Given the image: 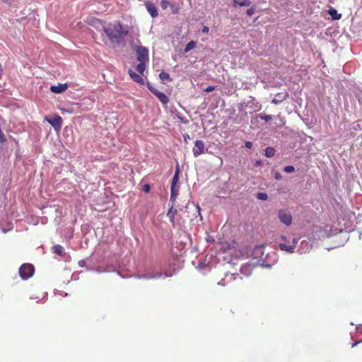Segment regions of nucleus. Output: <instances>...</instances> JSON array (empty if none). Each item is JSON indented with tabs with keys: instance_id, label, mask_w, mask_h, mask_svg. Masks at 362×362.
Instances as JSON below:
<instances>
[{
	"instance_id": "f257e3e1",
	"label": "nucleus",
	"mask_w": 362,
	"mask_h": 362,
	"mask_svg": "<svg viewBox=\"0 0 362 362\" xmlns=\"http://www.w3.org/2000/svg\"><path fill=\"white\" fill-rule=\"evenodd\" d=\"M103 31L111 42L117 43H119L122 38L129 34L128 27L123 25L120 22L104 28Z\"/></svg>"
},
{
	"instance_id": "f03ea898",
	"label": "nucleus",
	"mask_w": 362,
	"mask_h": 362,
	"mask_svg": "<svg viewBox=\"0 0 362 362\" xmlns=\"http://www.w3.org/2000/svg\"><path fill=\"white\" fill-rule=\"evenodd\" d=\"M281 239L284 243H279V248L283 251L293 252L298 243L297 240L292 238L291 242H290V240H287L284 236H281Z\"/></svg>"
},
{
	"instance_id": "7ed1b4c3",
	"label": "nucleus",
	"mask_w": 362,
	"mask_h": 362,
	"mask_svg": "<svg viewBox=\"0 0 362 362\" xmlns=\"http://www.w3.org/2000/svg\"><path fill=\"white\" fill-rule=\"evenodd\" d=\"M35 272V268L31 264H23L19 268V275L22 279L26 280L31 277Z\"/></svg>"
},
{
	"instance_id": "20e7f679",
	"label": "nucleus",
	"mask_w": 362,
	"mask_h": 362,
	"mask_svg": "<svg viewBox=\"0 0 362 362\" xmlns=\"http://www.w3.org/2000/svg\"><path fill=\"white\" fill-rule=\"evenodd\" d=\"M45 120L50 124L55 130H59L62 125V119L59 115H54L52 117H45Z\"/></svg>"
},
{
	"instance_id": "39448f33",
	"label": "nucleus",
	"mask_w": 362,
	"mask_h": 362,
	"mask_svg": "<svg viewBox=\"0 0 362 362\" xmlns=\"http://www.w3.org/2000/svg\"><path fill=\"white\" fill-rule=\"evenodd\" d=\"M280 221L286 226H290L292 223V216L289 211L281 209L278 213Z\"/></svg>"
},
{
	"instance_id": "423d86ee",
	"label": "nucleus",
	"mask_w": 362,
	"mask_h": 362,
	"mask_svg": "<svg viewBox=\"0 0 362 362\" xmlns=\"http://www.w3.org/2000/svg\"><path fill=\"white\" fill-rule=\"evenodd\" d=\"M137 60L141 62H148V50L144 47H138L136 49Z\"/></svg>"
},
{
	"instance_id": "0eeeda50",
	"label": "nucleus",
	"mask_w": 362,
	"mask_h": 362,
	"mask_svg": "<svg viewBox=\"0 0 362 362\" xmlns=\"http://www.w3.org/2000/svg\"><path fill=\"white\" fill-rule=\"evenodd\" d=\"M194 157H198L205 152L204 143L202 140H196L194 142V148L192 150Z\"/></svg>"
},
{
	"instance_id": "6e6552de",
	"label": "nucleus",
	"mask_w": 362,
	"mask_h": 362,
	"mask_svg": "<svg viewBox=\"0 0 362 362\" xmlns=\"http://www.w3.org/2000/svg\"><path fill=\"white\" fill-rule=\"evenodd\" d=\"M145 6H146V8L148 12L150 13V15L152 18H156L158 16V13L157 8L154 4H153L152 2H150V1H146L145 3Z\"/></svg>"
},
{
	"instance_id": "1a4fd4ad",
	"label": "nucleus",
	"mask_w": 362,
	"mask_h": 362,
	"mask_svg": "<svg viewBox=\"0 0 362 362\" xmlns=\"http://www.w3.org/2000/svg\"><path fill=\"white\" fill-rule=\"evenodd\" d=\"M68 88L66 83H58L57 86H52L50 90L54 93H62Z\"/></svg>"
},
{
	"instance_id": "9d476101",
	"label": "nucleus",
	"mask_w": 362,
	"mask_h": 362,
	"mask_svg": "<svg viewBox=\"0 0 362 362\" xmlns=\"http://www.w3.org/2000/svg\"><path fill=\"white\" fill-rule=\"evenodd\" d=\"M288 97V93L287 92L279 93L276 95L275 98L272 100V103L274 104H279L284 100H285Z\"/></svg>"
},
{
	"instance_id": "9b49d317",
	"label": "nucleus",
	"mask_w": 362,
	"mask_h": 362,
	"mask_svg": "<svg viewBox=\"0 0 362 362\" xmlns=\"http://www.w3.org/2000/svg\"><path fill=\"white\" fill-rule=\"evenodd\" d=\"M177 212V211L174 208V204H173L167 213V216L169 218V220L171 222L173 226H175V216Z\"/></svg>"
},
{
	"instance_id": "f8f14e48",
	"label": "nucleus",
	"mask_w": 362,
	"mask_h": 362,
	"mask_svg": "<svg viewBox=\"0 0 362 362\" xmlns=\"http://www.w3.org/2000/svg\"><path fill=\"white\" fill-rule=\"evenodd\" d=\"M179 188L180 186H170V202H173V204L175 203L178 194H179Z\"/></svg>"
},
{
	"instance_id": "ddd939ff",
	"label": "nucleus",
	"mask_w": 362,
	"mask_h": 362,
	"mask_svg": "<svg viewBox=\"0 0 362 362\" xmlns=\"http://www.w3.org/2000/svg\"><path fill=\"white\" fill-rule=\"evenodd\" d=\"M154 95L158 98V99L164 105H166L169 102L168 97L164 94L163 93H161L160 91H155Z\"/></svg>"
},
{
	"instance_id": "4468645a",
	"label": "nucleus",
	"mask_w": 362,
	"mask_h": 362,
	"mask_svg": "<svg viewBox=\"0 0 362 362\" xmlns=\"http://www.w3.org/2000/svg\"><path fill=\"white\" fill-rule=\"evenodd\" d=\"M129 74L131 76V78L135 81V82H137L140 84H143L144 83V80L143 78H141V76H139V74L134 73V71L129 70Z\"/></svg>"
},
{
	"instance_id": "2eb2a0df",
	"label": "nucleus",
	"mask_w": 362,
	"mask_h": 362,
	"mask_svg": "<svg viewBox=\"0 0 362 362\" xmlns=\"http://www.w3.org/2000/svg\"><path fill=\"white\" fill-rule=\"evenodd\" d=\"M179 174H180V169H179V166L177 165L176 167V170H175V175L173 177L170 186H175V187L179 186L178 185Z\"/></svg>"
},
{
	"instance_id": "dca6fc26",
	"label": "nucleus",
	"mask_w": 362,
	"mask_h": 362,
	"mask_svg": "<svg viewBox=\"0 0 362 362\" xmlns=\"http://www.w3.org/2000/svg\"><path fill=\"white\" fill-rule=\"evenodd\" d=\"M328 13L331 16L333 20H339L341 18V14L338 13L337 11L334 8H331L328 11Z\"/></svg>"
},
{
	"instance_id": "f3484780",
	"label": "nucleus",
	"mask_w": 362,
	"mask_h": 362,
	"mask_svg": "<svg viewBox=\"0 0 362 362\" xmlns=\"http://www.w3.org/2000/svg\"><path fill=\"white\" fill-rule=\"evenodd\" d=\"M238 4L240 6H250L251 2L250 0H243L242 1H238V0L233 1V6H236Z\"/></svg>"
},
{
	"instance_id": "a211bd4d",
	"label": "nucleus",
	"mask_w": 362,
	"mask_h": 362,
	"mask_svg": "<svg viewBox=\"0 0 362 362\" xmlns=\"http://www.w3.org/2000/svg\"><path fill=\"white\" fill-rule=\"evenodd\" d=\"M147 63L148 62H139V64L136 66V71L139 74H143L144 71H145V69H146V66Z\"/></svg>"
},
{
	"instance_id": "6ab92c4d",
	"label": "nucleus",
	"mask_w": 362,
	"mask_h": 362,
	"mask_svg": "<svg viewBox=\"0 0 362 362\" xmlns=\"http://www.w3.org/2000/svg\"><path fill=\"white\" fill-rule=\"evenodd\" d=\"M159 78L163 81H172V78H170L169 74L167 72H165V71H161L159 74Z\"/></svg>"
},
{
	"instance_id": "aec40b11",
	"label": "nucleus",
	"mask_w": 362,
	"mask_h": 362,
	"mask_svg": "<svg viewBox=\"0 0 362 362\" xmlns=\"http://www.w3.org/2000/svg\"><path fill=\"white\" fill-rule=\"evenodd\" d=\"M275 150L272 147H267L265 149V156L267 158H271L274 156Z\"/></svg>"
},
{
	"instance_id": "412c9836",
	"label": "nucleus",
	"mask_w": 362,
	"mask_h": 362,
	"mask_svg": "<svg viewBox=\"0 0 362 362\" xmlns=\"http://www.w3.org/2000/svg\"><path fill=\"white\" fill-rule=\"evenodd\" d=\"M195 47H196V42L190 41L185 46V52H188L189 50L194 49Z\"/></svg>"
},
{
	"instance_id": "4be33fe9",
	"label": "nucleus",
	"mask_w": 362,
	"mask_h": 362,
	"mask_svg": "<svg viewBox=\"0 0 362 362\" xmlns=\"http://www.w3.org/2000/svg\"><path fill=\"white\" fill-rule=\"evenodd\" d=\"M257 198L259 200H267L268 199V195L264 192H258L257 194Z\"/></svg>"
},
{
	"instance_id": "5701e85b",
	"label": "nucleus",
	"mask_w": 362,
	"mask_h": 362,
	"mask_svg": "<svg viewBox=\"0 0 362 362\" xmlns=\"http://www.w3.org/2000/svg\"><path fill=\"white\" fill-rule=\"evenodd\" d=\"M54 252L59 255H62L64 252V249L63 247L59 245H57L54 247Z\"/></svg>"
},
{
	"instance_id": "b1692460",
	"label": "nucleus",
	"mask_w": 362,
	"mask_h": 362,
	"mask_svg": "<svg viewBox=\"0 0 362 362\" xmlns=\"http://www.w3.org/2000/svg\"><path fill=\"white\" fill-rule=\"evenodd\" d=\"M284 172L287 173H293L295 170V168L293 165H287L284 168Z\"/></svg>"
},
{
	"instance_id": "393cba45",
	"label": "nucleus",
	"mask_w": 362,
	"mask_h": 362,
	"mask_svg": "<svg viewBox=\"0 0 362 362\" xmlns=\"http://www.w3.org/2000/svg\"><path fill=\"white\" fill-rule=\"evenodd\" d=\"M259 117L265 122H269L272 120V117L270 115H260Z\"/></svg>"
},
{
	"instance_id": "a878e982",
	"label": "nucleus",
	"mask_w": 362,
	"mask_h": 362,
	"mask_svg": "<svg viewBox=\"0 0 362 362\" xmlns=\"http://www.w3.org/2000/svg\"><path fill=\"white\" fill-rule=\"evenodd\" d=\"M215 90V86H209L208 87H206L205 89H204V91L206 92V93H210V92H212L213 90Z\"/></svg>"
},
{
	"instance_id": "bb28decb",
	"label": "nucleus",
	"mask_w": 362,
	"mask_h": 362,
	"mask_svg": "<svg viewBox=\"0 0 362 362\" xmlns=\"http://www.w3.org/2000/svg\"><path fill=\"white\" fill-rule=\"evenodd\" d=\"M246 13L249 16H252L255 13V8H250L247 9V11H246Z\"/></svg>"
},
{
	"instance_id": "cd10ccee",
	"label": "nucleus",
	"mask_w": 362,
	"mask_h": 362,
	"mask_svg": "<svg viewBox=\"0 0 362 362\" xmlns=\"http://www.w3.org/2000/svg\"><path fill=\"white\" fill-rule=\"evenodd\" d=\"M142 189L144 190V192H145L146 193H148L150 192V185H148V184H146L143 186V188Z\"/></svg>"
},
{
	"instance_id": "c85d7f7f",
	"label": "nucleus",
	"mask_w": 362,
	"mask_h": 362,
	"mask_svg": "<svg viewBox=\"0 0 362 362\" xmlns=\"http://www.w3.org/2000/svg\"><path fill=\"white\" fill-rule=\"evenodd\" d=\"M168 2L167 1V0H162L161 1V6L163 8H167V6H168Z\"/></svg>"
},
{
	"instance_id": "c756f323",
	"label": "nucleus",
	"mask_w": 362,
	"mask_h": 362,
	"mask_svg": "<svg viewBox=\"0 0 362 362\" xmlns=\"http://www.w3.org/2000/svg\"><path fill=\"white\" fill-rule=\"evenodd\" d=\"M209 30V28L207 26H204L202 31L203 33H208Z\"/></svg>"
},
{
	"instance_id": "7c9ffc66",
	"label": "nucleus",
	"mask_w": 362,
	"mask_h": 362,
	"mask_svg": "<svg viewBox=\"0 0 362 362\" xmlns=\"http://www.w3.org/2000/svg\"><path fill=\"white\" fill-rule=\"evenodd\" d=\"M245 146L247 148H251L252 147V143L250 142V141H247V142L245 143Z\"/></svg>"
},
{
	"instance_id": "2f4dec72",
	"label": "nucleus",
	"mask_w": 362,
	"mask_h": 362,
	"mask_svg": "<svg viewBox=\"0 0 362 362\" xmlns=\"http://www.w3.org/2000/svg\"><path fill=\"white\" fill-rule=\"evenodd\" d=\"M361 341V340L360 341H354L351 344V347H354L356 346L358 343H360Z\"/></svg>"
},
{
	"instance_id": "473e14b6",
	"label": "nucleus",
	"mask_w": 362,
	"mask_h": 362,
	"mask_svg": "<svg viewBox=\"0 0 362 362\" xmlns=\"http://www.w3.org/2000/svg\"><path fill=\"white\" fill-rule=\"evenodd\" d=\"M2 74H3V68H2L1 64H0V78H1Z\"/></svg>"
},
{
	"instance_id": "72a5a7b5",
	"label": "nucleus",
	"mask_w": 362,
	"mask_h": 362,
	"mask_svg": "<svg viewBox=\"0 0 362 362\" xmlns=\"http://www.w3.org/2000/svg\"><path fill=\"white\" fill-rule=\"evenodd\" d=\"M281 177V175L279 173H276L275 178L277 180H279Z\"/></svg>"
},
{
	"instance_id": "f704fd0d",
	"label": "nucleus",
	"mask_w": 362,
	"mask_h": 362,
	"mask_svg": "<svg viewBox=\"0 0 362 362\" xmlns=\"http://www.w3.org/2000/svg\"><path fill=\"white\" fill-rule=\"evenodd\" d=\"M150 90L154 94V92L155 91H158L156 89L153 88H149Z\"/></svg>"
},
{
	"instance_id": "c9c22d12",
	"label": "nucleus",
	"mask_w": 362,
	"mask_h": 362,
	"mask_svg": "<svg viewBox=\"0 0 362 362\" xmlns=\"http://www.w3.org/2000/svg\"><path fill=\"white\" fill-rule=\"evenodd\" d=\"M227 276H230V279H235L234 274H230V276L227 275Z\"/></svg>"
},
{
	"instance_id": "e433bc0d",
	"label": "nucleus",
	"mask_w": 362,
	"mask_h": 362,
	"mask_svg": "<svg viewBox=\"0 0 362 362\" xmlns=\"http://www.w3.org/2000/svg\"><path fill=\"white\" fill-rule=\"evenodd\" d=\"M10 0H1L3 3L8 4Z\"/></svg>"
},
{
	"instance_id": "4c0bfd02",
	"label": "nucleus",
	"mask_w": 362,
	"mask_h": 362,
	"mask_svg": "<svg viewBox=\"0 0 362 362\" xmlns=\"http://www.w3.org/2000/svg\"><path fill=\"white\" fill-rule=\"evenodd\" d=\"M245 269H247V267H245V268H242V271H243V270H245Z\"/></svg>"
}]
</instances>
